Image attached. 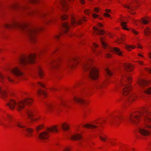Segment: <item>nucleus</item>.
Segmentation results:
<instances>
[{
	"label": "nucleus",
	"mask_w": 151,
	"mask_h": 151,
	"mask_svg": "<svg viewBox=\"0 0 151 151\" xmlns=\"http://www.w3.org/2000/svg\"><path fill=\"white\" fill-rule=\"evenodd\" d=\"M38 0H26V2L24 4H21L19 3H16L12 4L9 6V8L20 11H28L27 13L30 14H39L41 17H45L46 20L45 23L48 24L53 22L56 19L55 18H50L49 15L51 12L52 9H51L48 10L46 12H40L39 9L36 7L31 8L28 5V3L36 4L38 3Z\"/></svg>",
	"instance_id": "f257e3e1"
},
{
	"label": "nucleus",
	"mask_w": 151,
	"mask_h": 151,
	"mask_svg": "<svg viewBox=\"0 0 151 151\" xmlns=\"http://www.w3.org/2000/svg\"><path fill=\"white\" fill-rule=\"evenodd\" d=\"M140 117L144 119V125L139 128V132L143 135L148 136L151 133V112L145 110L141 112L134 113L130 115L129 120L132 123L136 124L139 122Z\"/></svg>",
	"instance_id": "f03ea898"
},
{
	"label": "nucleus",
	"mask_w": 151,
	"mask_h": 151,
	"mask_svg": "<svg viewBox=\"0 0 151 151\" xmlns=\"http://www.w3.org/2000/svg\"><path fill=\"white\" fill-rule=\"evenodd\" d=\"M91 60L88 59L81 60L78 57H74L68 61L67 65L69 68H72L76 66L78 63L80 64L83 71L87 72L89 77L95 80L98 77V71L96 68L91 66Z\"/></svg>",
	"instance_id": "7ed1b4c3"
},
{
	"label": "nucleus",
	"mask_w": 151,
	"mask_h": 151,
	"mask_svg": "<svg viewBox=\"0 0 151 151\" xmlns=\"http://www.w3.org/2000/svg\"><path fill=\"white\" fill-rule=\"evenodd\" d=\"M3 26L9 29L13 28L19 29L26 35L29 40L33 43H35L36 41L37 34L42 30L41 28L30 27L26 23L15 21L11 22L10 24H4Z\"/></svg>",
	"instance_id": "20e7f679"
},
{
	"label": "nucleus",
	"mask_w": 151,
	"mask_h": 151,
	"mask_svg": "<svg viewBox=\"0 0 151 151\" xmlns=\"http://www.w3.org/2000/svg\"><path fill=\"white\" fill-rule=\"evenodd\" d=\"M122 80L121 81L120 85L123 87V95L124 96H126L128 94L126 98L127 99L129 102L135 99L136 98V96L134 94L130 93L129 94L131 89V87L129 85L131 81V78L124 74H122Z\"/></svg>",
	"instance_id": "39448f33"
},
{
	"label": "nucleus",
	"mask_w": 151,
	"mask_h": 151,
	"mask_svg": "<svg viewBox=\"0 0 151 151\" xmlns=\"http://www.w3.org/2000/svg\"><path fill=\"white\" fill-rule=\"evenodd\" d=\"M5 120L7 121L9 123H11L12 121L13 125L17 126L18 127L22 128V131L23 134L28 137H30L32 135L33 129L27 127L25 125L18 121L15 119H14L13 116L9 115L7 114L4 118Z\"/></svg>",
	"instance_id": "423d86ee"
},
{
	"label": "nucleus",
	"mask_w": 151,
	"mask_h": 151,
	"mask_svg": "<svg viewBox=\"0 0 151 151\" xmlns=\"http://www.w3.org/2000/svg\"><path fill=\"white\" fill-rule=\"evenodd\" d=\"M32 101V100L29 98H26L22 101L17 102L12 99L8 102L7 105L11 109H13L15 107L19 111L23 109L25 105L31 104Z\"/></svg>",
	"instance_id": "0eeeda50"
},
{
	"label": "nucleus",
	"mask_w": 151,
	"mask_h": 151,
	"mask_svg": "<svg viewBox=\"0 0 151 151\" xmlns=\"http://www.w3.org/2000/svg\"><path fill=\"white\" fill-rule=\"evenodd\" d=\"M36 57V55L35 54H32L28 56H22L19 59L20 63L23 66L29 63H34L35 62Z\"/></svg>",
	"instance_id": "6e6552de"
},
{
	"label": "nucleus",
	"mask_w": 151,
	"mask_h": 151,
	"mask_svg": "<svg viewBox=\"0 0 151 151\" xmlns=\"http://www.w3.org/2000/svg\"><path fill=\"white\" fill-rule=\"evenodd\" d=\"M47 111L49 112H51L58 110L60 106L65 107H68L70 106V104L69 102H68L62 101L60 104L58 105L48 104H47Z\"/></svg>",
	"instance_id": "1a4fd4ad"
},
{
	"label": "nucleus",
	"mask_w": 151,
	"mask_h": 151,
	"mask_svg": "<svg viewBox=\"0 0 151 151\" xmlns=\"http://www.w3.org/2000/svg\"><path fill=\"white\" fill-rule=\"evenodd\" d=\"M58 130L55 126L48 128L46 131L43 132L39 134V138L42 140H46L48 139L50 133L52 132H57Z\"/></svg>",
	"instance_id": "9d476101"
},
{
	"label": "nucleus",
	"mask_w": 151,
	"mask_h": 151,
	"mask_svg": "<svg viewBox=\"0 0 151 151\" xmlns=\"http://www.w3.org/2000/svg\"><path fill=\"white\" fill-rule=\"evenodd\" d=\"M29 118L32 122L36 121L40 118L36 114L35 111L32 108H29L26 111Z\"/></svg>",
	"instance_id": "9b49d317"
},
{
	"label": "nucleus",
	"mask_w": 151,
	"mask_h": 151,
	"mask_svg": "<svg viewBox=\"0 0 151 151\" xmlns=\"http://www.w3.org/2000/svg\"><path fill=\"white\" fill-rule=\"evenodd\" d=\"M71 24L73 26H76L77 24H81L83 21L86 22V20L85 17L80 19L78 17H75L73 16H71Z\"/></svg>",
	"instance_id": "f8f14e48"
},
{
	"label": "nucleus",
	"mask_w": 151,
	"mask_h": 151,
	"mask_svg": "<svg viewBox=\"0 0 151 151\" xmlns=\"http://www.w3.org/2000/svg\"><path fill=\"white\" fill-rule=\"evenodd\" d=\"M60 61V60L58 58L50 60L49 63V64L50 65V69L53 70L58 69L59 67V63Z\"/></svg>",
	"instance_id": "ddd939ff"
},
{
	"label": "nucleus",
	"mask_w": 151,
	"mask_h": 151,
	"mask_svg": "<svg viewBox=\"0 0 151 151\" xmlns=\"http://www.w3.org/2000/svg\"><path fill=\"white\" fill-rule=\"evenodd\" d=\"M123 119V117L121 116H114L111 118L109 120V123L111 124L118 125L119 121Z\"/></svg>",
	"instance_id": "4468645a"
},
{
	"label": "nucleus",
	"mask_w": 151,
	"mask_h": 151,
	"mask_svg": "<svg viewBox=\"0 0 151 151\" xmlns=\"http://www.w3.org/2000/svg\"><path fill=\"white\" fill-rule=\"evenodd\" d=\"M70 0H59V3L61 6L62 9L65 11H67L69 7L67 1H69Z\"/></svg>",
	"instance_id": "2eb2a0df"
},
{
	"label": "nucleus",
	"mask_w": 151,
	"mask_h": 151,
	"mask_svg": "<svg viewBox=\"0 0 151 151\" xmlns=\"http://www.w3.org/2000/svg\"><path fill=\"white\" fill-rule=\"evenodd\" d=\"M10 71L16 76H20L23 75V73L18 67H16L14 69H11Z\"/></svg>",
	"instance_id": "dca6fc26"
},
{
	"label": "nucleus",
	"mask_w": 151,
	"mask_h": 151,
	"mask_svg": "<svg viewBox=\"0 0 151 151\" xmlns=\"http://www.w3.org/2000/svg\"><path fill=\"white\" fill-rule=\"evenodd\" d=\"M120 69L122 70L121 71L122 72L123 70L124 69L126 71H130L132 70V66L129 64L126 63L122 64L120 67Z\"/></svg>",
	"instance_id": "f3484780"
},
{
	"label": "nucleus",
	"mask_w": 151,
	"mask_h": 151,
	"mask_svg": "<svg viewBox=\"0 0 151 151\" xmlns=\"http://www.w3.org/2000/svg\"><path fill=\"white\" fill-rule=\"evenodd\" d=\"M109 49L110 51L112 52H114L116 54L119 56L123 55L122 52L118 48L116 47L114 48H109Z\"/></svg>",
	"instance_id": "a211bd4d"
},
{
	"label": "nucleus",
	"mask_w": 151,
	"mask_h": 151,
	"mask_svg": "<svg viewBox=\"0 0 151 151\" xmlns=\"http://www.w3.org/2000/svg\"><path fill=\"white\" fill-rule=\"evenodd\" d=\"M107 84L106 82H98L95 83L94 86L97 88L101 89L107 86Z\"/></svg>",
	"instance_id": "6ab92c4d"
},
{
	"label": "nucleus",
	"mask_w": 151,
	"mask_h": 151,
	"mask_svg": "<svg viewBox=\"0 0 151 151\" xmlns=\"http://www.w3.org/2000/svg\"><path fill=\"white\" fill-rule=\"evenodd\" d=\"M70 24L66 22H65L62 24V27L63 28L64 32L67 33L70 27Z\"/></svg>",
	"instance_id": "aec40b11"
},
{
	"label": "nucleus",
	"mask_w": 151,
	"mask_h": 151,
	"mask_svg": "<svg viewBox=\"0 0 151 151\" xmlns=\"http://www.w3.org/2000/svg\"><path fill=\"white\" fill-rule=\"evenodd\" d=\"M73 100L76 102L81 104H83L85 102L84 100L81 97L74 96L73 97Z\"/></svg>",
	"instance_id": "412c9836"
},
{
	"label": "nucleus",
	"mask_w": 151,
	"mask_h": 151,
	"mask_svg": "<svg viewBox=\"0 0 151 151\" xmlns=\"http://www.w3.org/2000/svg\"><path fill=\"white\" fill-rule=\"evenodd\" d=\"M138 83L140 86L143 87V86H147L148 82L145 80L140 79Z\"/></svg>",
	"instance_id": "4be33fe9"
},
{
	"label": "nucleus",
	"mask_w": 151,
	"mask_h": 151,
	"mask_svg": "<svg viewBox=\"0 0 151 151\" xmlns=\"http://www.w3.org/2000/svg\"><path fill=\"white\" fill-rule=\"evenodd\" d=\"M123 6L129 10V11H132L135 9L133 7V4L131 3H129L126 5H123Z\"/></svg>",
	"instance_id": "5701e85b"
},
{
	"label": "nucleus",
	"mask_w": 151,
	"mask_h": 151,
	"mask_svg": "<svg viewBox=\"0 0 151 151\" xmlns=\"http://www.w3.org/2000/svg\"><path fill=\"white\" fill-rule=\"evenodd\" d=\"M81 136L79 134H77L75 135L72 136L71 139L73 140H78L82 138Z\"/></svg>",
	"instance_id": "b1692460"
},
{
	"label": "nucleus",
	"mask_w": 151,
	"mask_h": 151,
	"mask_svg": "<svg viewBox=\"0 0 151 151\" xmlns=\"http://www.w3.org/2000/svg\"><path fill=\"white\" fill-rule=\"evenodd\" d=\"M36 70L40 77V78H42L44 75V74L40 66L39 65L37 67Z\"/></svg>",
	"instance_id": "393cba45"
},
{
	"label": "nucleus",
	"mask_w": 151,
	"mask_h": 151,
	"mask_svg": "<svg viewBox=\"0 0 151 151\" xmlns=\"http://www.w3.org/2000/svg\"><path fill=\"white\" fill-rule=\"evenodd\" d=\"M93 30L94 31V32L96 34L103 35L105 33L103 30H100L96 27H93Z\"/></svg>",
	"instance_id": "a878e982"
},
{
	"label": "nucleus",
	"mask_w": 151,
	"mask_h": 151,
	"mask_svg": "<svg viewBox=\"0 0 151 151\" xmlns=\"http://www.w3.org/2000/svg\"><path fill=\"white\" fill-rule=\"evenodd\" d=\"M150 21V19L148 17H146L145 18H142L141 21H139V22H142L144 24H146L149 23Z\"/></svg>",
	"instance_id": "bb28decb"
},
{
	"label": "nucleus",
	"mask_w": 151,
	"mask_h": 151,
	"mask_svg": "<svg viewBox=\"0 0 151 151\" xmlns=\"http://www.w3.org/2000/svg\"><path fill=\"white\" fill-rule=\"evenodd\" d=\"M7 92L5 91H4L1 90V87H0V97H5L7 94Z\"/></svg>",
	"instance_id": "cd10ccee"
},
{
	"label": "nucleus",
	"mask_w": 151,
	"mask_h": 151,
	"mask_svg": "<svg viewBox=\"0 0 151 151\" xmlns=\"http://www.w3.org/2000/svg\"><path fill=\"white\" fill-rule=\"evenodd\" d=\"M83 127L88 128L94 129L96 128L97 126L93 124H88L86 125H83Z\"/></svg>",
	"instance_id": "c85d7f7f"
},
{
	"label": "nucleus",
	"mask_w": 151,
	"mask_h": 151,
	"mask_svg": "<svg viewBox=\"0 0 151 151\" xmlns=\"http://www.w3.org/2000/svg\"><path fill=\"white\" fill-rule=\"evenodd\" d=\"M37 92V93L39 95L42 94L45 97L46 96V93L44 91L41 89H39Z\"/></svg>",
	"instance_id": "c756f323"
},
{
	"label": "nucleus",
	"mask_w": 151,
	"mask_h": 151,
	"mask_svg": "<svg viewBox=\"0 0 151 151\" xmlns=\"http://www.w3.org/2000/svg\"><path fill=\"white\" fill-rule=\"evenodd\" d=\"M100 40L101 43L103 47L106 48L107 47H108L107 45L104 41V39L103 37H101L100 38Z\"/></svg>",
	"instance_id": "7c9ffc66"
},
{
	"label": "nucleus",
	"mask_w": 151,
	"mask_h": 151,
	"mask_svg": "<svg viewBox=\"0 0 151 151\" xmlns=\"http://www.w3.org/2000/svg\"><path fill=\"white\" fill-rule=\"evenodd\" d=\"M61 126L64 131H67L69 128L68 126L66 123L62 124Z\"/></svg>",
	"instance_id": "2f4dec72"
},
{
	"label": "nucleus",
	"mask_w": 151,
	"mask_h": 151,
	"mask_svg": "<svg viewBox=\"0 0 151 151\" xmlns=\"http://www.w3.org/2000/svg\"><path fill=\"white\" fill-rule=\"evenodd\" d=\"M144 32L146 36H149L150 34V28L147 27L145 30Z\"/></svg>",
	"instance_id": "473e14b6"
},
{
	"label": "nucleus",
	"mask_w": 151,
	"mask_h": 151,
	"mask_svg": "<svg viewBox=\"0 0 151 151\" xmlns=\"http://www.w3.org/2000/svg\"><path fill=\"white\" fill-rule=\"evenodd\" d=\"M127 23V22H123L121 23V24L123 29L128 30H129V29L126 27V26Z\"/></svg>",
	"instance_id": "72a5a7b5"
},
{
	"label": "nucleus",
	"mask_w": 151,
	"mask_h": 151,
	"mask_svg": "<svg viewBox=\"0 0 151 151\" xmlns=\"http://www.w3.org/2000/svg\"><path fill=\"white\" fill-rule=\"evenodd\" d=\"M106 73L109 76H111L112 75V73L109 68H107L105 69Z\"/></svg>",
	"instance_id": "f704fd0d"
},
{
	"label": "nucleus",
	"mask_w": 151,
	"mask_h": 151,
	"mask_svg": "<svg viewBox=\"0 0 151 151\" xmlns=\"http://www.w3.org/2000/svg\"><path fill=\"white\" fill-rule=\"evenodd\" d=\"M143 91L147 94H151V87L144 90Z\"/></svg>",
	"instance_id": "c9c22d12"
},
{
	"label": "nucleus",
	"mask_w": 151,
	"mask_h": 151,
	"mask_svg": "<svg viewBox=\"0 0 151 151\" xmlns=\"http://www.w3.org/2000/svg\"><path fill=\"white\" fill-rule=\"evenodd\" d=\"M68 18L67 15L65 14H64L60 16V19L63 20H65Z\"/></svg>",
	"instance_id": "e433bc0d"
},
{
	"label": "nucleus",
	"mask_w": 151,
	"mask_h": 151,
	"mask_svg": "<svg viewBox=\"0 0 151 151\" xmlns=\"http://www.w3.org/2000/svg\"><path fill=\"white\" fill-rule=\"evenodd\" d=\"M126 49L129 50H130L131 49H134L135 48V47L134 46H129V45H127L126 46Z\"/></svg>",
	"instance_id": "4c0bfd02"
},
{
	"label": "nucleus",
	"mask_w": 151,
	"mask_h": 151,
	"mask_svg": "<svg viewBox=\"0 0 151 151\" xmlns=\"http://www.w3.org/2000/svg\"><path fill=\"white\" fill-rule=\"evenodd\" d=\"M0 125H2L5 127H8L9 126V125L6 124L4 123H3L0 120Z\"/></svg>",
	"instance_id": "58836bf2"
},
{
	"label": "nucleus",
	"mask_w": 151,
	"mask_h": 151,
	"mask_svg": "<svg viewBox=\"0 0 151 151\" xmlns=\"http://www.w3.org/2000/svg\"><path fill=\"white\" fill-rule=\"evenodd\" d=\"M43 127V126L42 125H40L36 127V130L38 131V130L42 129Z\"/></svg>",
	"instance_id": "ea45409f"
},
{
	"label": "nucleus",
	"mask_w": 151,
	"mask_h": 151,
	"mask_svg": "<svg viewBox=\"0 0 151 151\" xmlns=\"http://www.w3.org/2000/svg\"><path fill=\"white\" fill-rule=\"evenodd\" d=\"M37 86L44 88L45 87L44 85L41 82H38L37 84Z\"/></svg>",
	"instance_id": "a19ab883"
},
{
	"label": "nucleus",
	"mask_w": 151,
	"mask_h": 151,
	"mask_svg": "<svg viewBox=\"0 0 151 151\" xmlns=\"http://www.w3.org/2000/svg\"><path fill=\"white\" fill-rule=\"evenodd\" d=\"M93 48H92L93 51L94 52L95 51V48H96L98 47V45L95 43H94L93 44Z\"/></svg>",
	"instance_id": "79ce46f5"
},
{
	"label": "nucleus",
	"mask_w": 151,
	"mask_h": 151,
	"mask_svg": "<svg viewBox=\"0 0 151 151\" xmlns=\"http://www.w3.org/2000/svg\"><path fill=\"white\" fill-rule=\"evenodd\" d=\"M6 77L9 81L12 82L13 81V79H12L9 76H7Z\"/></svg>",
	"instance_id": "37998d69"
},
{
	"label": "nucleus",
	"mask_w": 151,
	"mask_h": 151,
	"mask_svg": "<svg viewBox=\"0 0 151 151\" xmlns=\"http://www.w3.org/2000/svg\"><path fill=\"white\" fill-rule=\"evenodd\" d=\"M92 16L93 18H96L98 17L99 19H101L100 18L98 17V15L96 14H93Z\"/></svg>",
	"instance_id": "c03bdc74"
},
{
	"label": "nucleus",
	"mask_w": 151,
	"mask_h": 151,
	"mask_svg": "<svg viewBox=\"0 0 151 151\" xmlns=\"http://www.w3.org/2000/svg\"><path fill=\"white\" fill-rule=\"evenodd\" d=\"M84 13L86 15L88 16L89 15L90 12H89V10H85L84 11Z\"/></svg>",
	"instance_id": "a18cd8bd"
},
{
	"label": "nucleus",
	"mask_w": 151,
	"mask_h": 151,
	"mask_svg": "<svg viewBox=\"0 0 151 151\" xmlns=\"http://www.w3.org/2000/svg\"><path fill=\"white\" fill-rule=\"evenodd\" d=\"M124 37H122L121 39V40H118L117 41V43H121V41H124Z\"/></svg>",
	"instance_id": "49530a36"
},
{
	"label": "nucleus",
	"mask_w": 151,
	"mask_h": 151,
	"mask_svg": "<svg viewBox=\"0 0 151 151\" xmlns=\"http://www.w3.org/2000/svg\"><path fill=\"white\" fill-rule=\"evenodd\" d=\"M131 31L135 35H137L138 34V32L134 29H132Z\"/></svg>",
	"instance_id": "de8ad7c7"
},
{
	"label": "nucleus",
	"mask_w": 151,
	"mask_h": 151,
	"mask_svg": "<svg viewBox=\"0 0 151 151\" xmlns=\"http://www.w3.org/2000/svg\"><path fill=\"white\" fill-rule=\"evenodd\" d=\"M101 139L103 141H106V137H100Z\"/></svg>",
	"instance_id": "09e8293b"
},
{
	"label": "nucleus",
	"mask_w": 151,
	"mask_h": 151,
	"mask_svg": "<svg viewBox=\"0 0 151 151\" xmlns=\"http://www.w3.org/2000/svg\"><path fill=\"white\" fill-rule=\"evenodd\" d=\"M145 70L149 73H151V69H149L147 68H146L145 69Z\"/></svg>",
	"instance_id": "8fccbe9b"
},
{
	"label": "nucleus",
	"mask_w": 151,
	"mask_h": 151,
	"mask_svg": "<svg viewBox=\"0 0 151 151\" xmlns=\"http://www.w3.org/2000/svg\"><path fill=\"white\" fill-rule=\"evenodd\" d=\"M4 76L0 73V79L2 80L4 79Z\"/></svg>",
	"instance_id": "3c124183"
},
{
	"label": "nucleus",
	"mask_w": 151,
	"mask_h": 151,
	"mask_svg": "<svg viewBox=\"0 0 151 151\" xmlns=\"http://www.w3.org/2000/svg\"><path fill=\"white\" fill-rule=\"evenodd\" d=\"M106 56L107 58H109L111 56V55L110 53H108L106 54Z\"/></svg>",
	"instance_id": "603ef678"
},
{
	"label": "nucleus",
	"mask_w": 151,
	"mask_h": 151,
	"mask_svg": "<svg viewBox=\"0 0 151 151\" xmlns=\"http://www.w3.org/2000/svg\"><path fill=\"white\" fill-rule=\"evenodd\" d=\"M70 149L68 148H66L63 150V151H69Z\"/></svg>",
	"instance_id": "864d4df0"
},
{
	"label": "nucleus",
	"mask_w": 151,
	"mask_h": 151,
	"mask_svg": "<svg viewBox=\"0 0 151 151\" xmlns=\"http://www.w3.org/2000/svg\"><path fill=\"white\" fill-rule=\"evenodd\" d=\"M94 11L95 12H98L99 11V9L98 8H95L94 9Z\"/></svg>",
	"instance_id": "5fc2aeb1"
},
{
	"label": "nucleus",
	"mask_w": 151,
	"mask_h": 151,
	"mask_svg": "<svg viewBox=\"0 0 151 151\" xmlns=\"http://www.w3.org/2000/svg\"><path fill=\"white\" fill-rule=\"evenodd\" d=\"M104 16L105 17H110V15L109 14H107V13H105L104 14Z\"/></svg>",
	"instance_id": "6e6d98bb"
},
{
	"label": "nucleus",
	"mask_w": 151,
	"mask_h": 151,
	"mask_svg": "<svg viewBox=\"0 0 151 151\" xmlns=\"http://www.w3.org/2000/svg\"><path fill=\"white\" fill-rule=\"evenodd\" d=\"M45 49H43L42 50H41L40 52L38 53V55H39L40 54H41L43 52L45 51Z\"/></svg>",
	"instance_id": "4d7b16f0"
},
{
	"label": "nucleus",
	"mask_w": 151,
	"mask_h": 151,
	"mask_svg": "<svg viewBox=\"0 0 151 151\" xmlns=\"http://www.w3.org/2000/svg\"><path fill=\"white\" fill-rule=\"evenodd\" d=\"M80 1L81 3L82 4H83L85 3V1L84 0H80Z\"/></svg>",
	"instance_id": "13d9d810"
},
{
	"label": "nucleus",
	"mask_w": 151,
	"mask_h": 151,
	"mask_svg": "<svg viewBox=\"0 0 151 151\" xmlns=\"http://www.w3.org/2000/svg\"><path fill=\"white\" fill-rule=\"evenodd\" d=\"M82 83V82L81 81H79L77 83L76 85L78 86L80 85H81Z\"/></svg>",
	"instance_id": "bf43d9fd"
},
{
	"label": "nucleus",
	"mask_w": 151,
	"mask_h": 151,
	"mask_svg": "<svg viewBox=\"0 0 151 151\" xmlns=\"http://www.w3.org/2000/svg\"><path fill=\"white\" fill-rule=\"evenodd\" d=\"M98 25L99 27H101L103 26V25L101 23H99L98 24Z\"/></svg>",
	"instance_id": "052dcab7"
},
{
	"label": "nucleus",
	"mask_w": 151,
	"mask_h": 151,
	"mask_svg": "<svg viewBox=\"0 0 151 151\" xmlns=\"http://www.w3.org/2000/svg\"><path fill=\"white\" fill-rule=\"evenodd\" d=\"M137 47L139 48H142L141 46L139 44H137Z\"/></svg>",
	"instance_id": "680f3d73"
},
{
	"label": "nucleus",
	"mask_w": 151,
	"mask_h": 151,
	"mask_svg": "<svg viewBox=\"0 0 151 151\" xmlns=\"http://www.w3.org/2000/svg\"><path fill=\"white\" fill-rule=\"evenodd\" d=\"M106 11L107 13H109L110 12V10L109 9H106Z\"/></svg>",
	"instance_id": "e2e57ef3"
},
{
	"label": "nucleus",
	"mask_w": 151,
	"mask_h": 151,
	"mask_svg": "<svg viewBox=\"0 0 151 151\" xmlns=\"http://www.w3.org/2000/svg\"><path fill=\"white\" fill-rule=\"evenodd\" d=\"M55 37L56 39H58L59 38L60 36L59 35H57L55 36Z\"/></svg>",
	"instance_id": "0e129e2a"
},
{
	"label": "nucleus",
	"mask_w": 151,
	"mask_h": 151,
	"mask_svg": "<svg viewBox=\"0 0 151 151\" xmlns=\"http://www.w3.org/2000/svg\"><path fill=\"white\" fill-rule=\"evenodd\" d=\"M139 63L140 64L142 65L143 64V62L141 61H139Z\"/></svg>",
	"instance_id": "69168bd1"
},
{
	"label": "nucleus",
	"mask_w": 151,
	"mask_h": 151,
	"mask_svg": "<svg viewBox=\"0 0 151 151\" xmlns=\"http://www.w3.org/2000/svg\"><path fill=\"white\" fill-rule=\"evenodd\" d=\"M51 90L52 91H54L56 90V89L55 88H52L51 89Z\"/></svg>",
	"instance_id": "338daca9"
},
{
	"label": "nucleus",
	"mask_w": 151,
	"mask_h": 151,
	"mask_svg": "<svg viewBox=\"0 0 151 151\" xmlns=\"http://www.w3.org/2000/svg\"><path fill=\"white\" fill-rule=\"evenodd\" d=\"M149 57L151 59V52L149 54Z\"/></svg>",
	"instance_id": "774afa93"
}]
</instances>
